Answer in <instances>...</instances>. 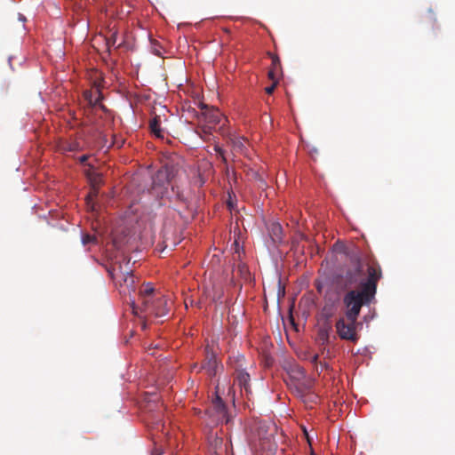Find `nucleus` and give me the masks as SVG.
Wrapping results in <instances>:
<instances>
[{
    "instance_id": "nucleus-5",
    "label": "nucleus",
    "mask_w": 455,
    "mask_h": 455,
    "mask_svg": "<svg viewBox=\"0 0 455 455\" xmlns=\"http://www.w3.org/2000/svg\"><path fill=\"white\" fill-rule=\"evenodd\" d=\"M205 414L212 419V422L214 424H219L223 421L228 423V421L226 405L219 395H216L215 398L212 400L211 406L206 410Z\"/></svg>"
},
{
    "instance_id": "nucleus-2",
    "label": "nucleus",
    "mask_w": 455,
    "mask_h": 455,
    "mask_svg": "<svg viewBox=\"0 0 455 455\" xmlns=\"http://www.w3.org/2000/svg\"><path fill=\"white\" fill-rule=\"evenodd\" d=\"M140 306H138L136 315L146 318L148 316L162 317L168 314V302L166 298L156 290L151 283L146 284L139 291Z\"/></svg>"
},
{
    "instance_id": "nucleus-15",
    "label": "nucleus",
    "mask_w": 455,
    "mask_h": 455,
    "mask_svg": "<svg viewBox=\"0 0 455 455\" xmlns=\"http://www.w3.org/2000/svg\"><path fill=\"white\" fill-rule=\"evenodd\" d=\"M103 266L105 267V268L108 271L110 277H113L114 276V267H113L111 258L109 259H108V261L106 263H104Z\"/></svg>"
},
{
    "instance_id": "nucleus-22",
    "label": "nucleus",
    "mask_w": 455,
    "mask_h": 455,
    "mask_svg": "<svg viewBox=\"0 0 455 455\" xmlns=\"http://www.w3.org/2000/svg\"><path fill=\"white\" fill-rule=\"evenodd\" d=\"M107 44L108 50V51H110L109 42H108V41H107V44Z\"/></svg>"
},
{
    "instance_id": "nucleus-12",
    "label": "nucleus",
    "mask_w": 455,
    "mask_h": 455,
    "mask_svg": "<svg viewBox=\"0 0 455 455\" xmlns=\"http://www.w3.org/2000/svg\"><path fill=\"white\" fill-rule=\"evenodd\" d=\"M216 367H217V361L213 355H212L211 357L208 358L207 361L204 362L202 364V369L206 370L209 375L215 374Z\"/></svg>"
},
{
    "instance_id": "nucleus-24",
    "label": "nucleus",
    "mask_w": 455,
    "mask_h": 455,
    "mask_svg": "<svg viewBox=\"0 0 455 455\" xmlns=\"http://www.w3.org/2000/svg\"><path fill=\"white\" fill-rule=\"evenodd\" d=\"M142 328L145 329L146 328V323L145 321L142 323Z\"/></svg>"
},
{
    "instance_id": "nucleus-23",
    "label": "nucleus",
    "mask_w": 455,
    "mask_h": 455,
    "mask_svg": "<svg viewBox=\"0 0 455 455\" xmlns=\"http://www.w3.org/2000/svg\"><path fill=\"white\" fill-rule=\"evenodd\" d=\"M114 145V135H112V140L110 142V146Z\"/></svg>"
},
{
    "instance_id": "nucleus-13",
    "label": "nucleus",
    "mask_w": 455,
    "mask_h": 455,
    "mask_svg": "<svg viewBox=\"0 0 455 455\" xmlns=\"http://www.w3.org/2000/svg\"><path fill=\"white\" fill-rule=\"evenodd\" d=\"M330 331H331V327L330 326L322 327L319 330L318 337H319V339L322 341L323 344H325V343L329 342Z\"/></svg>"
},
{
    "instance_id": "nucleus-4",
    "label": "nucleus",
    "mask_w": 455,
    "mask_h": 455,
    "mask_svg": "<svg viewBox=\"0 0 455 455\" xmlns=\"http://www.w3.org/2000/svg\"><path fill=\"white\" fill-rule=\"evenodd\" d=\"M201 115L198 116L200 129L204 137L211 135L222 118L220 111L213 107H209L204 103H200Z\"/></svg>"
},
{
    "instance_id": "nucleus-21",
    "label": "nucleus",
    "mask_w": 455,
    "mask_h": 455,
    "mask_svg": "<svg viewBox=\"0 0 455 455\" xmlns=\"http://www.w3.org/2000/svg\"><path fill=\"white\" fill-rule=\"evenodd\" d=\"M115 144H116V147L121 146V144H119V141L116 139Z\"/></svg>"
},
{
    "instance_id": "nucleus-16",
    "label": "nucleus",
    "mask_w": 455,
    "mask_h": 455,
    "mask_svg": "<svg viewBox=\"0 0 455 455\" xmlns=\"http://www.w3.org/2000/svg\"><path fill=\"white\" fill-rule=\"evenodd\" d=\"M95 240H96L95 236L91 235L89 234L84 235L83 238H82V242L84 245L91 243H94Z\"/></svg>"
},
{
    "instance_id": "nucleus-25",
    "label": "nucleus",
    "mask_w": 455,
    "mask_h": 455,
    "mask_svg": "<svg viewBox=\"0 0 455 455\" xmlns=\"http://www.w3.org/2000/svg\"><path fill=\"white\" fill-rule=\"evenodd\" d=\"M240 360H241V361H243V360H244V357H243V356H241V357L238 359V362H239Z\"/></svg>"
},
{
    "instance_id": "nucleus-8",
    "label": "nucleus",
    "mask_w": 455,
    "mask_h": 455,
    "mask_svg": "<svg viewBox=\"0 0 455 455\" xmlns=\"http://www.w3.org/2000/svg\"><path fill=\"white\" fill-rule=\"evenodd\" d=\"M271 68L269 69L267 76L270 80H278L282 72L281 60L279 57L275 54H271Z\"/></svg>"
},
{
    "instance_id": "nucleus-10",
    "label": "nucleus",
    "mask_w": 455,
    "mask_h": 455,
    "mask_svg": "<svg viewBox=\"0 0 455 455\" xmlns=\"http://www.w3.org/2000/svg\"><path fill=\"white\" fill-rule=\"evenodd\" d=\"M90 158L89 156L84 155L80 156L79 161L81 164H84L86 168L84 169L85 175L92 180L96 182L97 181V172L94 169V167L92 165V164H87L88 159Z\"/></svg>"
},
{
    "instance_id": "nucleus-7",
    "label": "nucleus",
    "mask_w": 455,
    "mask_h": 455,
    "mask_svg": "<svg viewBox=\"0 0 455 455\" xmlns=\"http://www.w3.org/2000/svg\"><path fill=\"white\" fill-rule=\"evenodd\" d=\"M171 179V172L167 167L160 168L152 177V186L151 188L153 190L162 189L164 188L166 184L169 183Z\"/></svg>"
},
{
    "instance_id": "nucleus-11",
    "label": "nucleus",
    "mask_w": 455,
    "mask_h": 455,
    "mask_svg": "<svg viewBox=\"0 0 455 455\" xmlns=\"http://www.w3.org/2000/svg\"><path fill=\"white\" fill-rule=\"evenodd\" d=\"M149 128L151 132L157 138H164V131L160 126V116H156L149 121Z\"/></svg>"
},
{
    "instance_id": "nucleus-26",
    "label": "nucleus",
    "mask_w": 455,
    "mask_h": 455,
    "mask_svg": "<svg viewBox=\"0 0 455 455\" xmlns=\"http://www.w3.org/2000/svg\"><path fill=\"white\" fill-rule=\"evenodd\" d=\"M228 206L232 207V203L231 202L228 203Z\"/></svg>"
},
{
    "instance_id": "nucleus-9",
    "label": "nucleus",
    "mask_w": 455,
    "mask_h": 455,
    "mask_svg": "<svg viewBox=\"0 0 455 455\" xmlns=\"http://www.w3.org/2000/svg\"><path fill=\"white\" fill-rule=\"evenodd\" d=\"M268 233L274 243H280L283 242V228L277 222H272L268 228Z\"/></svg>"
},
{
    "instance_id": "nucleus-14",
    "label": "nucleus",
    "mask_w": 455,
    "mask_h": 455,
    "mask_svg": "<svg viewBox=\"0 0 455 455\" xmlns=\"http://www.w3.org/2000/svg\"><path fill=\"white\" fill-rule=\"evenodd\" d=\"M214 151L218 154V156L220 157L221 161L224 164H227V158L225 156V151L222 149L220 146L215 145L214 146Z\"/></svg>"
},
{
    "instance_id": "nucleus-1",
    "label": "nucleus",
    "mask_w": 455,
    "mask_h": 455,
    "mask_svg": "<svg viewBox=\"0 0 455 455\" xmlns=\"http://www.w3.org/2000/svg\"><path fill=\"white\" fill-rule=\"evenodd\" d=\"M381 277L380 266L374 259H369L365 264L358 261L354 269L346 272V283H358V288L348 291L342 299L345 316L339 318L335 323L336 331L341 339L354 343L359 339L357 318L362 307L369 306L375 299L378 282Z\"/></svg>"
},
{
    "instance_id": "nucleus-17",
    "label": "nucleus",
    "mask_w": 455,
    "mask_h": 455,
    "mask_svg": "<svg viewBox=\"0 0 455 455\" xmlns=\"http://www.w3.org/2000/svg\"><path fill=\"white\" fill-rule=\"evenodd\" d=\"M273 84L270 86H267L265 88V92L267 94H272L276 87V84L278 83V80H272Z\"/></svg>"
},
{
    "instance_id": "nucleus-19",
    "label": "nucleus",
    "mask_w": 455,
    "mask_h": 455,
    "mask_svg": "<svg viewBox=\"0 0 455 455\" xmlns=\"http://www.w3.org/2000/svg\"><path fill=\"white\" fill-rule=\"evenodd\" d=\"M232 142L235 148L242 150L243 148V143L241 140H234Z\"/></svg>"
},
{
    "instance_id": "nucleus-18",
    "label": "nucleus",
    "mask_w": 455,
    "mask_h": 455,
    "mask_svg": "<svg viewBox=\"0 0 455 455\" xmlns=\"http://www.w3.org/2000/svg\"><path fill=\"white\" fill-rule=\"evenodd\" d=\"M294 372L297 374L298 378H304L305 377V371L302 367L296 365L294 369Z\"/></svg>"
},
{
    "instance_id": "nucleus-20",
    "label": "nucleus",
    "mask_w": 455,
    "mask_h": 455,
    "mask_svg": "<svg viewBox=\"0 0 455 455\" xmlns=\"http://www.w3.org/2000/svg\"><path fill=\"white\" fill-rule=\"evenodd\" d=\"M318 357H319V355H318L317 354L314 355L312 356V358H311V363H317V361H318Z\"/></svg>"
},
{
    "instance_id": "nucleus-6",
    "label": "nucleus",
    "mask_w": 455,
    "mask_h": 455,
    "mask_svg": "<svg viewBox=\"0 0 455 455\" xmlns=\"http://www.w3.org/2000/svg\"><path fill=\"white\" fill-rule=\"evenodd\" d=\"M241 365L235 367L234 371V384L233 387H238L240 392L243 394L245 392L246 395L251 394L250 374L243 369L240 368Z\"/></svg>"
},
{
    "instance_id": "nucleus-3",
    "label": "nucleus",
    "mask_w": 455,
    "mask_h": 455,
    "mask_svg": "<svg viewBox=\"0 0 455 455\" xmlns=\"http://www.w3.org/2000/svg\"><path fill=\"white\" fill-rule=\"evenodd\" d=\"M135 276L132 272L124 274L119 280L118 291L124 303H126L133 315L138 314V305L135 302L136 294Z\"/></svg>"
}]
</instances>
